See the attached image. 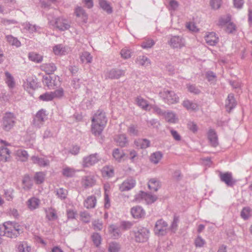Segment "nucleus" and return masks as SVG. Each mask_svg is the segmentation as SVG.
I'll use <instances>...</instances> for the list:
<instances>
[{"mask_svg":"<svg viewBox=\"0 0 252 252\" xmlns=\"http://www.w3.org/2000/svg\"><path fill=\"white\" fill-rule=\"evenodd\" d=\"M182 104L188 110L196 111L199 109V106L197 103L188 99L185 100L183 102Z\"/></svg>","mask_w":252,"mask_h":252,"instance_id":"b1692460","label":"nucleus"},{"mask_svg":"<svg viewBox=\"0 0 252 252\" xmlns=\"http://www.w3.org/2000/svg\"><path fill=\"white\" fill-rule=\"evenodd\" d=\"M208 138L212 146L216 147L218 144V139L217 133L213 129H210L208 133Z\"/></svg>","mask_w":252,"mask_h":252,"instance_id":"6ab92c4d","label":"nucleus"},{"mask_svg":"<svg viewBox=\"0 0 252 252\" xmlns=\"http://www.w3.org/2000/svg\"><path fill=\"white\" fill-rule=\"evenodd\" d=\"M121 246L119 244L116 242H112L109 245L108 252H119L120 250Z\"/></svg>","mask_w":252,"mask_h":252,"instance_id":"603ef678","label":"nucleus"},{"mask_svg":"<svg viewBox=\"0 0 252 252\" xmlns=\"http://www.w3.org/2000/svg\"><path fill=\"white\" fill-rule=\"evenodd\" d=\"M45 174L42 172H39L35 173L34 179L36 184H39L43 182L44 180Z\"/></svg>","mask_w":252,"mask_h":252,"instance_id":"864d4df0","label":"nucleus"},{"mask_svg":"<svg viewBox=\"0 0 252 252\" xmlns=\"http://www.w3.org/2000/svg\"><path fill=\"white\" fill-rule=\"evenodd\" d=\"M128 132L131 135L137 136L138 134V130L136 126L131 125L127 128Z\"/></svg>","mask_w":252,"mask_h":252,"instance_id":"0e129e2a","label":"nucleus"},{"mask_svg":"<svg viewBox=\"0 0 252 252\" xmlns=\"http://www.w3.org/2000/svg\"><path fill=\"white\" fill-rule=\"evenodd\" d=\"M205 243V241L200 236H198L194 241V244L196 247H202Z\"/></svg>","mask_w":252,"mask_h":252,"instance_id":"69168bd1","label":"nucleus"},{"mask_svg":"<svg viewBox=\"0 0 252 252\" xmlns=\"http://www.w3.org/2000/svg\"><path fill=\"white\" fill-rule=\"evenodd\" d=\"M47 218L50 220H55L57 219L56 211L52 208H48L45 209Z\"/></svg>","mask_w":252,"mask_h":252,"instance_id":"e433bc0d","label":"nucleus"},{"mask_svg":"<svg viewBox=\"0 0 252 252\" xmlns=\"http://www.w3.org/2000/svg\"><path fill=\"white\" fill-rule=\"evenodd\" d=\"M5 75L6 76L5 82L6 84L9 88H13L15 85L13 77L8 71L5 72Z\"/></svg>","mask_w":252,"mask_h":252,"instance_id":"a19ab883","label":"nucleus"},{"mask_svg":"<svg viewBox=\"0 0 252 252\" xmlns=\"http://www.w3.org/2000/svg\"><path fill=\"white\" fill-rule=\"evenodd\" d=\"M75 173V170L69 167H65L62 170V174L66 177H73Z\"/></svg>","mask_w":252,"mask_h":252,"instance_id":"49530a36","label":"nucleus"},{"mask_svg":"<svg viewBox=\"0 0 252 252\" xmlns=\"http://www.w3.org/2000/svg\"><path fill=\"white\" fill-rule=\"evenodd\" d=\"M140 198L142 199L145 200L146 203L148 204L154 203L158 198L156 195H154L144 191H140L139 193L136 196V200H139Z\"/></svg>","mask_w":252,"mask_h":252,"instance_id":"ddd939ff","label":"nucleus"},{"mask_svg":"<svg viewBox=\"0 0 252 252\" xmlns=\"http://www.w3.org/2000/svg\"><path fill=\"white\" fill-rule=\"evenodd\" d=\"M164 117L168 122L171 123H175L177 119L175 114L172 111L165 112Z\"/></svg>","mask_w":252,"mask_h":252,"instance_id":"79ce46f5","label":"nucleus"},{"mask_svg":"<svg viewBox=\"0 0 252 252\" xmlns=\"http://www.w3.org/2000/svg\"><path fill=\"white\" fill-rule=\"evenodd\" d=\"M96 203V199L94 195L88 196L84 203V206L87 209H92L95 207Z\"/></svg>","mask_w":252,"mask_h":252,"instance_id":"a878e982","label":"nucleus"},{"mask_svg":"<svg viewBox=\"0 0 252 252\" xmlns=\"http://www.w3.org/2000/svg\"><path fill=\"white\" fill-rule=\"evenodd\" d=\"M155 44L153 39H147L143 41L141 43V47L144 49H148L151 48Z\"/></svg>","mask_w":252,"mask_h":252,"instance_id":"5fc2aeb1","label":"nucleus"},{"mask_svg":"<svg viewBox=\"0 0 252 252\" xmlns=\"http://www.w3.org/2000/svg\"><path fill=\"white\" fill-rule=\"evenodd\" d=\"M219 175L220 181L228 187H233L237 182V180L233 178L232 173L230 172H220Z\"/></svg>","mask_w":252,"mask_h":252,"instance_id":"6e6552de","label":"nucleus"},{"mask_svg":"<svg viewBox=\"0 0 252 252\" xmlns=\"http://www.w3.org/2000/svg\"><path fill=\"white\" fill-rule=\"evenodd\" d=\"M5 236L10 237H16L20 233L19 225L14 224L12 222H6L4 223Z\"/></svg>","mask_w":252,"mask_h":252,"instance_id":"39448f33","label":"nucleus"},{"mask_svg":"<svg viewBox=\"0 0 252 252\" xmlns=\"http://www.w3.org/2000/svg\"><path fill=\"white\" fill-rule=\"evenodd\" d=\"M167 223L162 219L158 220L155 224L154 231L156 234L158 235H164L166 233Z\"/></svg>","mask_w":252,"mask_h":252,"instance_id":"9d476101","label":"nucleus"},{"mask_svg":"<svg viewBox=\"0 0 252 252\" xmlns=\"http://www.w3.org/2000/svg\"><path fill=\"white\" fill-rule=\"evenodd\" d=\"M80 60L84 63H91L92 61V56L88 52H84L80 56Z\"/></svg>","mask_w":252,"mask_h":252,"instance_id":"de8ad7c7","label":"nucleus"},{"mask_svg":"<svg viewBox=\"0 0 252 252\" xmlns=\"http://www.w3.org/2000/svg\"><path fill=\"white\" fill-rule=\"evenodd\" d=\"M18 252H30L31 250L30 246H28L27 242H20L16 246Z\"/></svg>","mask_w":252,"mask_h":252,"instance_id":"473e14b6","label":"nucleus"},{"mask_svg":"<svg viewBox=\"0 0 252 252\" xmlns=\"http://www.w3.org/2000/svg\"><path fill=\"white\" fill-rule=\"evenodd\" d=\"M131 214L134 218L138 219L144 217L145 212L141 207L136 206L131 209Z\"/></svg>","mask_w":252,"mask_h":252,"instance_id":"f3484780","label":"nucleus"},{"mask_svg":"<svg viewBox=\"0 0 252 252\" xmlns=\"http://www.w3.org/2000/svg\"><path fill=\"white\" fill-rule=\"evenodd\" d=\"M39 98L43 101H51L54 99L53 94H52V92L46 93L40 95Z\"/></svg>","mask_w":252,"mask_h":252,"instance_id":"13d9d810","label":"nucleus"},{"mask_svg":"<svg viewBox=\"0 0 252 252\" xmlns=\"http://www.w3.org/2000/svg\"><path fill=\"white\" fill-rule=\"evenodd\" d=\"M149 231L143 227H139L137 230L134 232L135 241L139 243H143L147 241L149 238Z\"/></svg>","mask_w":252,"mask_h":252,"instance_id":"0eeeda50","label":"nucleus"},{"mask_svg":"<svg viewBox=\"0 0 252 252\" xmlns=\"http://www.w3.org/2000/svg\"><path fill=\"white\" fill-rule=\"evenodd\" d=\"M56 77L55 79H53L49 76H44L43 77V84L47 86L49 89H54L55 87H57L60 84L59 78H58L57 81H56Z\"/></svg>","mask_w":252,"mask_h":252,"instance_id":"4468645a","label":"nucleus"},{"mask_svg":"<svg viewBox=\"0 0 252 252\" xmlns=\"http://www.w3.org/2000/svg\"><path fill=\"white\" fill-rule=\"evenodd\" d=\"M250 208L249 207H245L241 212V216L244 220L248 219L250 216Z\"/></svg>","mask_w":252,"mask_h":252,"instance_id":"e2e57ef3","label":"nucleus"},{"mask_svg":"<svg viewBox=\"0 0 252 252\" xmlns=\"http://www.w3.org/2000/svg\"><path fill=\"white\" fill-rule=\"evenodd\" d=\"M22 26L24 31L32 33L34 32H36L39 27L35 25H32L29 22H26L22 24Z\"/></svg>","mask_w":252,"mask_h":252,"instance_id":"bb28decb","label":"nucleus"},{"mask_svg":"<svg viewBox=\"0 0 252 252\" xmlns=\"http://www.w3.org/2000/svg\"><path fill=\"white\" fill-rule=\"evenodd\" d=\"M236 31V26L232 22H229L227 24L225 31L229 33H232Z\"/></svg>","mask_w":252,"mask_h":252,"instance_id":"774afa93","label":"nucleus"},{"mask_svg":"<svg viewBox=\"0 0 252 252\" xmlns=\"http://www.w3.org/2000/svg\"><path fill=\"white\" fill-rule=\"evenodd\" d=\"M187 88L188 91L191 93L197 94H200V90L197 87H196L195 85L188 84L187 85Z\"/></svg>","mask_w":252,"mask_h":252,"instance_id":"680f3d73","label":"nucleus"},{"mask_svg":"<svg viewBox=\"0 0 252 252\" xmlns=\"http://www.w3.org/2000/svg\"><path fill=\"white\" fill-rule=\"evenodd\" d=\"M135 180L132 178H129L125 181L120 186L121 191H128L132 189L135 185Z\"/></svg>","mask_w":252,"mask_h":252,"instance_id":"2eb2a0df","label":"nucleus"},{"mask_svg":"<svg viewBox=\"0 0 252 252\" xmlns=\"http://www.w3.org/2000/svg\"><path fill=\"white\" fill-rule=\"evenodd\" d=\"M125 153L123 150L118 148L115 149L113 152V156L114 158L119 162L122 160V159L125 156Z\"/></svg>","mask_w":252,"mask_h":252,"instance_id":"37998d69","label":"nucleus"},{"mask_svg":"<svg viewBox=\"0 0 252 252\" xmlns=\"http://www.w3.org/2000/svg\"><path fill=\"white\" fill-rule=\"evenodd\" d=\"M42 70L48 74H53L57 69V67L53 63H44L41 66Z\"/></svg>","mask_w":252,"mask_h":252,"instance_id":"cd10ccee","label":"nucleus"},{"mask_svg":"<svg viewBox=\"0 0 252 252\" xmlns=\"http://www.w3.org/2000/svg\"><path fill=\"white\" fill-rule=\"evenodd\" d=\"M136 62L137 64L142 66H148L150 64V60L144 56H139L137 58Z\"/></svg>","mask_w":252,"mask_h":252,"instance_id":"c03bdc74","label":"nucleus"},{"mask_svg":"<svg viewBox=\"0 0 252 252\" xmlns=\"http://www.w3.org/2000/svg\"><path fill=\"white\" fill-rule=\"evenodd\" d=\"M80 217L83 222L88 223L90 221L91 216L88 212L84 211L80 213Z\"/></svg>","mask_w":252,"mask_h":252,"instance_id":"3c124183","label":"nucleus"},{"mask_svg":"<svg viewBox=\"0 0 252 252\" xmlns=\"http://www.w3.org/2000/svg\"><path fill=\"white\" fill-rule=\"evenodd\" d=\"M162 154L160 152H156L151 154L150 159L154 163L158 164L162 158Z\"/></svg>","mask_w":252,"mask_h":252,"instance_id":"58836bf2","label":"nucleus"},{"mask_svg":"<svg viewBox=\"0 0 252 252\" xmlns=\"http://www.w3.org/2000/svg\"><path fill=\"white\" fill-rule=\"evenodd\" d=\"M36 85V82L34 79L29 78L24 83L23 86L25 89L35 90L37 87Z\"/></svg>","mask_w":252,"mask_h":252,"instance_id":"4c0bfd02","label":"nucleus"},{"mask_svg":"<svg viewBox=\"0 0 252 252\" xmlns=\"http://www.w3.org/2000/svg\"><path fill=\"white\" fill-rule=\"evenodd\" d=\"M222 0H210V5L212 8L214 9H219L221 4Z\"/></svg>","mask_w":252,"mask_h":252,"instance_id":"338daca9","label":"nucleus"},{"mask_svg":"<svg viewBox=\"0 0 252 252\" xmlns=\"http://www.w3.org/2000/svg\"><path fill=\"white\" fill-rule=\"evenodd\" d=\"M53 51L54 53L57 55H61L64 54L65 52L64 48L61 44L56 45L53 48Z\"/></svg>","mask_w":252,"mask_h":252,"instance_id":"6e6d98bb","label":"nucleus"},{"mask_svg":"<svg viewBox=\"0 0 252 252\" xmlns=\"http://www.w3.org/2000/svg\"><path fill=\"white\" fill-rule=\"evenodd\" d=\"M67 194V190L63 189V188H60L59 189H57L56 190V195L58 196V197L60 198L61 199H64L66 198V196Z\"/></svg>","mask_w":252,"mask_h":252,"instance_id":"4d7b16f0","label":"nucleus"},{"mask_svg":"<svg viewBox=\"0 0 252 252\" xmlns=\"http://www.w3.org/2000/svg\"><path fill=\"white\" fill-rule=\"evenodd\" d=\"M6 39L7 41L11 45L15 46L17 47H19L21 46V42L16 37H13L11 35H8L6 36Z\"/></svg>","mask_w":252,"mask_h":252,"instance_id":"a18cd8bd","label":"nucleus"},{"mask_svg":"<svg viewBox=\"0 0 252 252\" xmlns=\"http://www.w3.org/2000/svg\"><path fill=\"white\" fill-rule=\"evenodd\" d=\"M54 26L57 29L63 31L68 30L70 27L68 20L62 17L55 19Z\"/></svg>","mask_w":252,"mask_h":252,"instance_id":"f8f14e48","label":"nucleus"},{"mask_svg":"<svg viewBox=\"0 0 252 252\" xmlns=\"http://www.w3.org/2000/svg\"><path fill=\"white\" fill-rule=\"evenodd\" d=\"M206 43L211 46H214L219 41V37L217 36L216 33L214 32H209L205 37Z\"/></svg>","mask_w":252,"mask_h":252,"instance_id":"a211bd4d","label":"nucleus"},{"mask_svg":"<svg viewBox=\"0 0 252 252\" xmlns=\"http://www.w3.org/2000/svg\"><path fill=\"white\" fill-rule=\"evenodd\" d=\"M99 5L102 9L105 11L107 13L110 14L112 12L113 10L109 3L106 0H100Z\"/></svg>","mask_w":252,"mask_h":252,"instance_id":"ea45409f","label":"nucleus"},{"mask_svg":"<svg viewBox=\"0 0 252 252\" xmlns=\"http://www.w3.org/2000/svg\"><path fill=\"white\" fill-rule=\"evenodd\" d=\"M102 173L104 175L111 177L113 176L114 170L112 167L105 166L103 168Z\"/></svg>","mask_w":252,"mask_h":252,"instance_id":"bf43d9fd","label":"nucleus"},{"mask_svg":"<svg viewBox=\"0 0 252 252\" xmlns=\"http://www.w3.org/2000/svg\"><path fill=\"white\" fill-rule=\"evenodd\" d=\"M115 140L120 147H124L126 146L128 144V139L125 134H121L116 135Z\"/></svg>","mask_w":252,"mask_h":252,"instance_id":"393cba45","label":"nucleus"},{"mask_svg":"<svg viewBox=\"0 0 252 252\" xmlns=\"http://www.w3.org/2000/svg\"><path fill=\"white\" fill-rule=\"evenodd\" d=\"M75 13L77 17H81L85 23L87 22L88 19V15L83 8L81 7H76L75 9Z\"/></svg>","mask_w":252,"mask_h":252,"instance_id":"c9c22d12","label":"nucleus"},{"mask_svg":"<svg viewBox=\"0 0 252 252\" xmlns=\"http://www.w3.org/2000/svg\"><path fill=\"white\" fill-rule=\"evenodd\" d=\"M29 58L31 61L37 63L41 62L43 59L42 56L34 52L30 53Z\"/></svg>","mask_w":252,"mask_h":252,"instance_id":"09e8293b","label":"nucleus"},{"mask_svg":"<svg viewBox=\"0 0 252 252\" xmlns=\"http://www.w3.org/2000/svg\"><path fill=\"white\" fill-rule=\"evenodd\" d=\"M93 227L96 231H100L103 228V223L99 220H94L92 222Z\"/></svg>","mask_w":252,"mask_h":252,"instance_id":"052dcab7","label":"nucleus"},{"mask_svg":"<svg viewBox=\"0 0 252 252\" xmlns=\"http://www.w3.org/2000/svg\"><path fill=\"white\" fill-rule=\"evenodd\" d=\"M237 104L236 101L235 99L234 95L230 94L228 95L227 98L225 100V107L226 111L230 112L233 108H234Z\"/></svg>","mask_w":252,"mask_h":252,"instance_id":"dca6fc26","label":"nucleus"},{"mask_svg":"<svg viewBox=\"0 0 252 252\" xmlns=\"http://www.w3.org/2000/svg\"><path fill=\"white\" fill-rule=\"evenodd\" d=\"M121 227L115 224H111L108 227V231L114 239H118L121 235Z\"/></svg>","mask_w":252,"mask_h":252,"instance_id":"aec40b11","label":"nucleus"},{"mask_svg":"<svg viewBox=\"0 0 252 252\" xmlns=\"http://www.w3.org/2000/svg\"><path fill=\"white\" fill-rule=\"evenodd\" d=\"M137 104L145 110H150L148 101L141 96H138L136 99Z\"/></svg>","mask_w":252,"mask_h":252,"instance_id":"f704fd0d","label":"nucleus"},{"mask_svg":"<svg viewBox=\"0 0 252 252\" xmlns=\"http://www.w3.org/2000/svg\"><path fill=\"white\" fill-rule=\"evenodd\" d=\"M134 144L137 148L146 149L150 146V141L147 139H138L134 141Z\"/></svg>","mask_w":252,"mask_h":252,"instance_id":"c85d7f7f","label":"nucleus"},{"mask_svg":"<svg viewBox=\"0 0 252 252\" xmlns=\"http://www.w3.org/2000/svg\"><path fill=\"white\" fill-rule=\"evenodd\" d=\"M47 119V114L46 111L41 109L36 113L33 117L32 125L34 127L40 128L43 126L44 122Z\"/></svg>","mask_w":252,"mask_h":252,"instance_id":"20e7f679","label":"nucleus"},{"mask_svg":"<svg viewBox=\"0 0 252 252\" xmlns=\"http://www.w3.org/2000/svg\"><path fill=\"white\" fill-rule=\"evenodd\" d=\"M16 120V117L13 113L11 112L5 113L1 122L2 129L5 131H9L14 126Z\"/></svg>","mask_w":252,"mask_h":252,"instance_id":"7ed1b4c3","label":"nucleus"},{"mask_svg":"<svg viewBox=\"0 0 252 252\" xmlns=\"http://www.w3.org/2000/svg\"><path fill=\"white\" fill-rule=\"evenodd\" d=\"M33 185L32 180L28 175H25L22 180V188L25 191H28L32 189Z\"/></svg>","mask_w":252,"mask_h":252,"instance_id":"412c9836","label":"nucleus"},{"mask_svg":"<svg viewBox=\"0 0 252 252\" xmlns=\"http://www.w3.org/2000/svg\"><path fill=\"white\" fill-rule=\"evenodd\" d=\"M168 44L172 48H181L185 46L184 38L179 35H171Z\"/></svg>","mask_w":252,"mask_h":252,"instance_id":"1a4fd4ad","label":"nucleus"},{"mask_svg":"<svg viewBox=\"0 0 252 252\" xmlns=\"http://www.w3.org/2000/svg\"><path fill=\"white\" fill-rule=\"evenodd\" d=\"M92 132L95 136H99L104 129L107 120L105 113L101 110H98L92 119Z\"/></svg>","mask_w":252,"mask_h":252,"instance_id":"f257e3e1","label":"nucleus"},{"mask_svg":"<svg viewBox=\"0 0 252 252\" xmlns=\"http://www.w3.org/2000/svg\"><path fill=\"white\" fill-rule=\"evenodd\" d=\"M39 204V199L34 197L31 198L27 202V206L31 210H33L37 208Z\"/></svg>","mask_w":252,"mask_h":252,"instance_id":"c756f323","label":"nucleus"},{"mask_svg":"<svg viewBox=\"0 0 252 252\" xmlns=\"http://www.w3.org/2000/svg\"><path fill=\"white\" fill-rule=\"evenodd\" d=\"M92 240L96 247H98L101 242V237L98 233H94L91 236Z\"/></svg>","mask_w":252,"mask_h":252,"instance_id":"8fccbe9b","label":"nucleus"},{"mask_svg":"<svg viewBox=\"0 0 252 252\" xmlns=\"http://www.w3.org/2000/svg\"><path fill=\"white\" fill-rule=\"evenodd\" d=\"M100 159L101 157L98 154H92L83 158L82 165L83 167H89L97 163Z\"/></svg>","mask_w":252,"mask_h":252,"instance_id":"423d86ee","label":"nucleus"},{"mask_svg":"<svg viewBox=\"0 0 252 252\" xmlns=\"http://www.w3.org/2000/svg\"><path fill=\"white\" fill-rule=\"evenodd\" d=\"M159 181L156 178L151 179L148 182V188L151 191H157L160 188Z\"/></svg>","mask_w":252,"mask_h":252,"instance_id":"2f4dec72","label":"nucleus"},{"mask_svg":"<svg viewBox=\"0 0 252 252\" xmlns=\"http://www.w3.org/2000/svg\"><path fill=\"white\" fill-rule=\"evenodd\" d=\"M159 95L163 101L168 105L176 104L179 101V97L177 94L172 90L164 89L159 92Z\"/></svg>","mask_w":252,"mask_h":252,"instance_id":"f03ea898","label":"nucleus"},{"mask_svg":"<svg viewBox=\"0 0 252 252\" xmlns=\"http://www.w3.org/2000/svg\"><path fill=\"white\" fill-rule=\"evenodd\" d=\"M95 184V180L92 176H85L82 179L81 185L85 189L93 187Z\"/></svg>","mask_w":252,"mask_h":252,"instance_id":"5701e85b","label":"nucleus"},{"mask_svg":"<svg viewBox=\"0 0 252 252\" xmlns=\"http://www.w3.org/2000/svg\"><path fill=\"white\" fill-rule=\"evenodd\" d=\"M9 150L4 147H1L0 148V160L4 162L9 160L10 158Z\"/></svg>","mask_w":252,"mask_h":252,"instance_id":"7c9ffc66","label":"nucleus"},{"mask_svg":"<svg viewBox=\"0 0 252 252\" xmlns=\"http://www.w3.org/2000/svg\"><path fill=\"white\" fill-rule=\"evenodd\" d=\"M16 155L18 157V159L22 162L27 161L29 158V154L25 150L19 149L16 151Z\"/></svg>","mask_w":252,"mask_h":252,"instance_id":"72a5a7b5","label":"nucleus"},{"mask_svg":"<svg viewBox=\"0 0 252 252\" xmlns=\"http://www.w3.org/2000/svg\"><path fill=\"white\" fill-rule=\"evenodd\" d=\"M126 71L125 70L113 68L108 71L105 75L106 78L111 79H118L122 76H124L125 74Z\"/></svg>","mask_w":252,"mask_h":252,"instance_id":"9b49d317","label":"nucleus"},{"mask_svg":"<svg viewBox=\"0 0 252 252\" xmlns=\"http://www.w3.org/2000/svg\"><path fill=\"white\" fill-rule=\"evenodd\" d=\"M31 159L33 163L37 164L40 166L45 167L49 165V160L44 158L34 156L32 157Z\"/></svg>","mask_w":252,"mask_h":252,"instance_id":"4be33fe9","label":"nucleus"}]
</instances>
